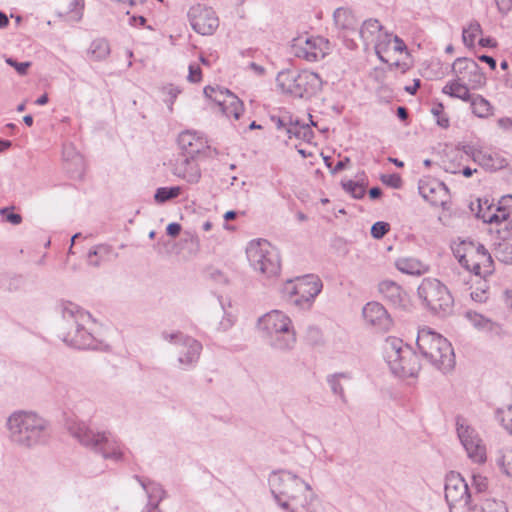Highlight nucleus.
<instances>
[{"label":"nucleus","mask_w":512,"mask_h":512,"mask_svg":"<svg viewBox=\"0 0 512 512\" xmlns=\"http://www.w3.org/2000/svg\"><path fill=\"white\" fill-rule=\"evenodd\" d=\"M63 160L68 164L67 169L73 175L81 177L85 171V160L79 154L73 144H64L63 146Z\"/></svg>","instance_id":"nucleus-28"},{"label":"nucleus","mask_w":512,"mask_h":512,"mask_svg":"<svg viewBox=\"0 0 512 512\" xmlns=\"http://www.w3.org/2000/svg\"><path fill=\"white\" fill-rule=\"evenodd\" d=\"M322 282L318 276L309 274L288 281L285 290L291 296L294 305L309 309L322 290Z\"/></svg>","instance_id":"nucleus-14"},{"label":"nucleus","mask_w":512,"mask_h":512,"mask_svg":"<svg viewBox=\"0 0 512 512\" xmlns=\"http://www.w3.org/2000/svg\"><path fill=\"white\" fill-rule=\"evenodd\" d=\"M110 52L108 41L103 38H98L91 42L87 50V55L91 60L103 61L110 55Z\"/></svg>","instance_id":"nucleus-35"},{"label":"nucleus","mask_w":512,"mask_h":512,"mask_svg":"<svg viewBox=\"0 0 512 512\" xmlns=\"http://www.w3.org/2000/svg\"><path fill=\"white\" fill-rule=\"evenodd\" d=\"M456 79L469 84L470 88L478 89L485 85L486 77L476 61L469 58H457L452 65Z\"/></svg>","instance_id":"nucleus-20"},{"label":"nucleus","mask_w":512,"mask_h":512,"mask_svg":"<svg viewBox=\"0 0 512 512\" xmlns=\"http://www.w3.org/2000/svg\"><path fill=\"white\" fill-rule=\"evenodd\" d=\"M472 503L467 512H508L503 501L493 498H478Z\"/></svg>","instance_id":"nucleus-32"},{"label":"nucleus","mask_w":512,"mask_h":512,"mask_svg":"<svg viewBox=\"0 0 512 512\" xmlns=\"http://www.w3.org/2000/svg\"><path fill=\"white\" fill-rule=\"evenodd\" d=\"M342 379L350 380L351 379V374L347 373V372H340V373H335V374H332V375H328L327 376V383H328L332 393L334 395L339 396L340 399L343 402H346V396H345V393H344V388H343V386L341 384V380Z\"/></svg>","instance_id":"nucleus-36"},{"label":"nucleus","mask_w":512,"mask_h":512,"mask_svg":"<svg viewBox=\"0 0 512 512\" xmlns=\"http://www.w3.org/2000/svg\"><path fill=\"white\" fill-rule=\"evenodd\" d=\"M177 142L181 150L191 158L210 150L208 141L200 130H182Z\"/></svg>","instance_id":"nucleus-23"},{"label":"nucleus","mask_w":512,"mask_h":512,"mask_svg":"<svg viewBox=\"0 0 512 512\" xmlns=\"http://www.w3.org/2000/svg\"><path fill=\"white\" fill-rule=\"evenodd\" d=\"M497 207H499L501 209L508 210V212L511 213V211H512V195H505V196H503L499 200Z\"/></svg>","instance_id":"nucleus-58"},{"label":"nucleus","mask_w":512,"mask_h":512,"mask_svg":"<svg viewBox=\"0 0 512 512\" xmlns=\"http://www.w3.org/2000/svg\"><path fill=\"white\" fill-rule=\"evenodd\" d=\"M378 291L383 299L394 307L404 306L406 293L402 287L392 280H383L378 284Z\"/></svg>","instance_id":"nucleus-27"},{"label":"nucleus","mask_w":512,"mask_h":512,"mask_svg":"<svg viewBox=\"0 0 512 512\" xmlns=\"http://www.w3.org/2000/svg\"><path fill=\"white\" fill-rule=\"evenodd\" d=\"M348 163H350V159L348 157H345L343 160L338 161L337 164L333 168H331V173L336 174L344 170Z\"/></svg>","instance_id":"nucleus-64"},{"label":"nucleus","mask_w":512,"mask_h":512,"mask_svg":"<svg viewBox=\"0 0 512 512\" xmlns=\"http://www.w3.org/2000/svg\"><path fill=\"white\" fill-rule=\"evenodd\" d=\"M495 2L502 13H507L512 8V0H495Z\"/></svg>","instance_id":"nucleus-63"},{"label":"nucleus","mask_w":512,"mask_h":512,"mask_svg":"<svg viewBox=\"0 0 512 512\" xmlns=\"http://www.w3.org/2000/svg\"><path fill=\"white\" fill-rule=\"evenodd\" d=\"M271 493L277 504L289 510L311 490V485L288 470L273 471L268 478Z\"/></svg>","instance_id":"nucleus-6"},{"label":"nucleus","mask_w":512,"mask_h":512,"mask_svg":"<svg viewBox=\"0 0 512 512\" xmlns=\"http://www.w3.org/2000/svg\"><path fill=\"white\" fill-rule=\"evenodd\" d=\"M393 43V49L396 52H403L407 49L406 44L402 39H400L398 36L392 35V42Z\"/></svg>","instance_id":"nucleus-59"},{"label":"nucleus","mask_w":512,"mask_h":512,"mask_svg":"<svg viewBox=\"0 0 512 512\" xmlns=\"http://www.w3.org/2000/svg\"><path fill=\"white\" fill-rule=\"evenodd\" d=\"M276 81L283 93L289 94L294 98H309L316 94L322 85L319 75L308 70L301 72L292 70L281 71Z\"/></svg>","instance_id":"nucleus-8"},{"label":"nucleus","mask_w":512,"mask_h":512,"mask_svg":"<svg viewBox=\"0 0 512 512\" xmlns=\"http://www.w3.org/2000/svg\"><path fill=\"white\" fill-rule=\"evenodd\" d=\"M176 174L188 183H197L201 178V172L197 163L191 157H185L176 167Z\"/></svg>","instance_id":"nucleus-31"},{"label":"nucleus","mask_w":512,"mask_h":512,"mask_svg":"<svg viewBox=\"0 0 512 512\" xmlns=\"http://www.w3.org/2000/svg\"><path fill=\"white\" fill-rule=\"evenodd\" d=\"M460 264L477 276L486 277L493 272V260L482 244L462 241L454 249Z\"/></svg>","instance_id":"nucleus-10"},{"label":"nucleus","mask_w":512,"mask_h":512,"mask_svg":"<svg viewBox=\"0 0 512 512\" xmlns=\"http://www.w3.org/2000/svg\"><path fill=\"white\" fill-rule=\"evenodd\" d=\"M384 356L393 374L399 377H415L421 365L412 348L401 339L388 337L384 345Z\"/></svg>","instance_id":"nucleus-7"},{"label":"nucleus","mask_w":512,"mask_h":512,"mask_svg":"<svg viewBox=\"0 0 512 512\" xmlns=\"http://www.w3.org/2000/svg\"><path fill=\"white\" fill-rule=\"evenodd\" d=\"M258 329L264 333L268 344L275 350L289 351L296 344V332L289 316L272 310L258 319Z\"/></svg>","instance_id":"nucleus-5"},{"label":"nucleus","mask_w":512,"mask_h":512,"mask_svg":"<svg viewBox=\"0 0 512 512\" xmlns=\"http://www.w3.org/2000/svg\"><path fill=\"white\" fill-rule=\"evenodd\" d=\"M494 212L495 213H493L492 216H489V217L485 216L486 218H488V223H490V224L496 223L499 225H503L505 222L510 221L508 219L509 215H510V212H508V210L496 207V208H494Z\"/></svg>","instance_id":"nucleus-48"},{"label":"nucleus","mask_w":512,"mask_h":512,"mask_svg":"<svg viewBox=\"0 0 512 512\" xmlns=\"http://www.w3.org/2000/svg\"><path fill=\"white\" fill-rule=\"evenodd\" d=\"M308 338L313 342V343H318L321 339V331L319 328L317 327H309L308 329Z\"/></svg>","instance_id":"nucleus-60"},{"label":"nucleus","mask_w":512,"mask_h":512,"mask_svg":"<svg viewBox=\"0 0 512 512\" xmlns=\"http://www.w3.org/2000/svg\"><path fill=\"white\" fill-rule=\"evenodd\" d=\"M471 487L473 490V492H471L473 496L483 498L481 494L488 489L487 477L479 473H473L471 476Z\"/></svg>","instance_id":"nucleus-42"},{"label":"nucleus","mask_w":512,"mask_h":512,"mask_svg":"<svg viewBox=\"0 0 512 512\" xmlns=\"http://www.w3.org/2000/svg\"><path fill=\"white\" fill-rule=\"evenodd\" d=\"M10 440L23 448L45 444L50 437V423L32 410H16L6 421Z\"/></svg>","instance_id":"nucleus-1"},{"label":"nucleus","mask_w":512,"mask_h":512,"mask_svg":"<svg viewBox=\"0 0 512 512\" xmlns=\"http://www.w3.org/2000/svg\"><path fill=\"white\" fill-rule=\"evenodd\" d=\"M445 500L450 512H467L472 503L479 499L472 495L459 473L450 472L445 479Z\"/></svg>","instance_id":"nucleus-12"},{"label":"nucleus","mask_w":512,"mask_h":512,"mask_svg":"<svg viewBox=\"0 0 512 512\" xmlns=\"http://www.w3.org/2000/svg\"><path fill=\"white\" fill-rule=\"evenodd\" d=\"M203 92L207 98L214 101L220 108L226 104L228 96H232L234 94L228 89L212 86H206Z\"/></svg>","instance_id":"nucleus-39"},{"label":"nucleus","mask_w":512,"mask_h":512,"mask_svg":"<svg viewBox=\"0 0 512 512\" xmlns=\"http://www.w3.org/2000/svg\"><path fill=\"white\" fill-rule=\"evenodd\" d=\"M180 93L181 90L173 84H168L161 88L162 99L170 111H172V105Z\"/></svg>","instance_id":"nucleus-45"},{"label":"nucleus","mask_w":512,"mask_h":512,"mask_svg":"<svg viewBox=\"0 0 512 512\" xmlns=\"http://www.w3.org/2000/svg\"><path fill=\"white\" fill-rule=\"evenodd\" d=\"M162 337L165 341L176 346L178 362L183 368L195 366L202 351V344L199 341L182 332H163Z\"/></svg>","instance_id":"nucleus-16"},{"label":"nucleus","mask_w":512,"mask_h":512,"mask_svg":"<svg viewBox=\"0 0 512 512\" xmlns=\"http://www.w3.org/2000/svg\"><path fill=\"white\" fill-rule=\"evenodd\" d=\"M355 37L361 40L365 50L372 48L381 61L387 62L383 53L391 45L392 34L384 30L379 20L374 18L365 20L360 28L357 29Z\"/></svg>","instance_id":"nucleus-13"},{"label":"nucleus","mask_w":512,"mask_h":512,"mask_svg":"<svg viewBox=\"0 0 512 512\" xmlns=\"http://www.w3.org/2000/svg\"><path fill=\"white\" fill-rule=\"evenodd\" d=\"M342 187L347 193L351 194V196L355 199L363 198L366 193L365 187L362 184L355 182L353 180L343 181Z\"/></svg>","instance_id":"nucleus-47"},{"label":"nucleus","mask_w":512,"mask_h":512,"mask_svg":"<svg viewBox=\"0 0 512 512\" xmlns=\"http://www.w3.org/2000/svg\"><path fill=\"white\" fill-rule=\"evenodd\" d=\"M221 111L226 117H234L239 119L244 111L243 102L235 95L228 96L226 104L221 106Z\"/></svg>","instance_id":"nucleus-37"},{"label":"nucleus","mask_w":512,"mask_h":512,"mask_svg":"<svg viewBox=\"0 0 512 512\" xmlns=\"http://www.w3.org/2000/svg\"><path fill=\"white\" fill-rule=\"evenodd\" d=\"M291 512H325V508L311 489L291 508Z\"/></svg>","instance_id":"nucleus-30"},{"label":"nucleus","mask_w":512,"mask_h":512,"mask_svg":"<svg viewBox=\"0 0 512 512\" xmlns=\"http://www.w3.org/2000/svg\"><path fill=\"white\" fill-rule=\"evenodd\" d=\"M334 23L341 30V36L347 48L357 47L355 35L357 34L358 21L351 10L347 8H337L333 14Z\"/></svg>","instance_id":"nucleus-22"},{"label":"nucleus","mask_w":512,"mask_h":512,"mask_svg":"<svg viewBox=\"0 0 512 512\" xmlns=\"http://www.w3.org/2000/svg\"><path fill=\"white\" fill-rule=\"evenodd\" d=\"M500 229H498V233L503 241H507L508 239H512V220L505 222L503 225H500Z\"/></svg>","instance_id":"nucleus-56"},{"label":"nucleus","mask_w":512,"mask_h":512,"mask_svg":"<svg viewBox=\"0 0 512 512\" xmlns=\"http://www.w3.org/2000/svg\"><path fill=\"white\" fill-rule=\"evenodd\" d=\"M188 80L192 83H197L201 80V69L197 64L189 65Z\"/></svg>","instance_id":"nucleus-55"},{"label":"nucleus","mask_w":512,"mask_h":512,"mask_svg":"<svg viewBox=\"0 0 512 512\" xmlns=\"http://www.w3.org/2000/svg\"><path fill=\"white\" fill-rule=\"evenodd\" d=\"M362 314L365 322L378 331L387 332L393 325L389 313L385 307L378 302L367 303L363 307Z\"/></svg>","instance_id":"nucleus-24"},{"label":"nucleus","mask_w":512,"mask_h":512,"mask_svg":"<svg viewBox=\"0 0 512 512\" xmlns=\"http://www.w3.org/2000/svg\"><path fill=\"white\" fill-rule=\"evenodd\" d=\"M112 252V248L106 244H99L94 246L88 252V264L98 267L102 260L108 257Z\"/></svg>","instance_id":"nucleus-38"},{"label":"nucleus","mask_w":512,"mask_h":512,"mask_svg":"<svg viewBox=\"0 0 512 512\" xmlns=\"http://www.w3.org/2000/svg\"><path fill=\"white\" fill-rule=\"evenodd\" d=\"M420 195L432 206L446 208L449 202V190L447 186L435 178L426 177L419 181Z\"/></svg>","instance_id":"nucleus-21"},{"label":"nucleus","mask_w":512,"mask_h":512,"mask_svg":"<svg viewBox=\"0 0 512 512\" xmlns=\"http://www.w3.org/2000/svg\"><path fill=\"white\" fill-rule=\"evenodd\" d=\"M425 306L435 314L448 315L454 299L448 288L435 278H424L417 290Z\"/></svg>","instance_id":"nucleus-11"},{"label":"nucleus","mask_w":512,"mask_h":512,"mask_svg":"<svg viewBox=\"0 0 512 512\" xmlns=\"http://www.w3.org/2000/svg\"><path fill=\"white\" fill-rule=\"evenodd\" d=\"M63 323L59 337L69 346L77 349H100L101 343L85 329V324L91 320L90 313L78 305L67 302L62 306Z\"/></svg>","instance_id":"nucleus-2"},{"label":"nucleus","mask_w":512,"mask_h":512,"mask_svg":"<svg viewBox=\"0 0 512 512\" xmlns=\"http://www.w3.org/2000/svg\"><path fill=\"white\" fill-rule=\"evenodd\" d=\"M181 191L182 189L179 186L160 187L154 194V200L158 204H163L167 201L177 198L181 194Z\"/></svg>","instance_id":"nucleus-40"},{"label":"nucleus","mask_w":512,"mask_h":512,"mask_svg":"<svg viewBox=\"0 0 512 512\" xmlns=\"http://www.w3.org/2000/svg\"><path fill=\"white\" fill-rule=\"evenodd\" d=\"M289 138L293 136L296 138H303L305 141L310 142L313 137V130H287Z\"/></svg>","instance_id":"nucleus-54"},{"label":"nucleus","mask_w":512,"mask_h":512,"mask_svg":"<svg viewBox=\"0 0 512 512\" xmlns=\"http://www.w3.org/2000/svg\"><path fill=\"white\" fill-rule=\"evenodd\" d=\"M390 230V225L387 222L378 221L371 227V235L375 239H381Z\"/></svg>","instance_id":"nucleus-49"},{"label":"nucleus","mask_w":512,"mask_h":512,"mask_svg":"<svg viewBox=\"0 0 512 512\" xmlns=\"http://www.w3.org/2000/svg\"><path fill=\"white\" fill-rule=\"evenodd\" d=\"M457 149L487 169L499 170L508 165L506 158L497 152L486 149L480 142L460 144Z\"/></svg>","instance_id":"nucleus-18"},{"label":"nucleus","mask_w":512,"mask_h":512,"mask_svg":"<svg viewBox=\"0 0 512 512\" xmlns=\"http://www.w3.org/2000/svg\"><path fill=\"white\" fill-rule=\"evenodd\" d=\"M70 435L82 446L102 455L104 459L120 461L123 451L120 442L106 431H95L83 421L68 424Z\"/></svg>","instance_id":"nucleus-3"},{"label":"nucleus","mask_w":512,"mask_h":512,"mask_svg":"<svg viewBox=\"0 0 512 512\" xmlns=\"http://www.w3.org/2000/svg\"><path fill=\"white\" fill-rule=\"evenodd\" d=\"M271 124L277 128H310L303 117L294 114L284 108L274 109L269 112Z\"/></svg>","instance_id":"nucleus-26"},{"label":"nucleus","mask_w":512,"mask_h":512,"mask_svg":"<svg viewBox=\"0 0 512 512\" xmlns=\"http://www.w3.org/2000/svg\"><path fill=\"white\" fill-rule=\"evenodd\" d=\"M180 231H181V225L176 222H172V223L168 224V226L166 227V232L171 237L178 236Z\"/></svg>","instance_id":"nucleus-61"},{"label":"nucleus","mask_w":512,"mask_h":512,"mask_svg":"<svg viewBox=\"0 0 512 512\" xmlns=\"http://www.w3.org/2000/svg\"><path fill=\"white\" fill-rule=\"evenodd\" d=\"M395 265L399 271L409 275H421L428 270L424 263L415 258H400Z\"/></svg>","instance_id":"nucleus-34"},{"label":"nucleus","mask_w":512,"mask_h":512,"mask_svg":"<svg viewBox=\"0 0 512 512\" xmlns=\"http://www.w3.org/2000/svg\"><path fill=\"white\" fill-rule=\"evenodd\" d=\"M482 32L481 26L478 22H472L467 28L463 30L462 38L466 46L472 47L476 37Z\"/></svg>","instance_id":"nucleus-44"},{"label":"nucleus","mask_w":512,"mask_h":512,"mask_svg":"<svg viewBox=\"0 0 512 512\" xmlns=\"http://www.w3.org/2000/svg\"><path fill=\"white\" fill-rule=\"evenodd\" d=\"M496 418L503 427L512 432V402L496 410Z\"/></svg>","instance_id":"nucleus-43"},{"label":"nucleus","mask_w":512,"mask_h":512,"mask_svg":"<svg viewBox=\"0 0 512 512\" xmlns=\"http://www.w3.org/2000/svg\"><path fill=\"white\" fill-rule=\"evenodd\" d=\"M5 62L15 68V70L20 75H25L27 73L28 68L31 66V62H17L15 59L9 57L5 59Z\"/></svg>","instance_id":"nucleus-52"},{"label":"nucleus","mask_w":512,"mask_h":512,"mask_svg":"<svg viewBox=\"0 0 512 512\" xmlns=\"http://www.w3.org/2000/svg\"><path fill=\"white\" fill-rule=\"evenodd\" d=\"M478 208V212L476 213L477 218L482 219L485 223H488V218L484 216H492L493 213H495L494 208L491 205H488L487 200L484 203L479 200Z\"/></svg>","instance_id":"nucleus-51"},{"label":"nucleus","mask_w":512,"mask_h":512,"mask_svg":"<svg viewBox=\"0 0 512 512\" xmlns=\"http://www.w3.org/2000/svg\"><path fill=\"white\" fill-rule=\"evenodd\" d=\"M471 298H472V300H474L476 302L484 303L487 301L488 295L485 290L473 291V292H471Z\"/></svg>","instance_id":"nucleus-62"},{"label":"nucleus","mask_w":512,"mask_h":512,"mask_svg":"<svg viewBox=\"0 0 512 512\" xmlns=\"http://www.w3.org/2000/svg\"><path fill=\"white\" fill-rule=\"evenodd\" d=\"M495 256L504 263H512V243L503 241L495 248Z\"/></svg>","instance_id":"nucleus-46"},{"label":"nucleus","mask_w":512,"mask_h":512,"mask_svg":"<svg viewBox=\"0 0 512 512\" xmlns=\"http://www.w3.org/2000/svg\"><path fill=\"white\" fill-rule=\"evenodd\" d=\"M501 470L507 476L512 477V451H507L498 461Z\"/></svg>","instance_id":"nucleus-50"},{"label":"nucleus","mask_w":512,"mask_h":512,"mask_svg":"<svg viewBox=\"0 0 512 512\" xmlns=\"http://www.w3.org/2000/svg\"><path fill=\"white\" fill-rule=\"evenodd\" d=\"M470 102L472 111L476 116L480 118H485L491 114V105L482 96H473Z\"/></svg>","instance_id":"nucleus-41"},{"label":"nucleus","mask_w":512,"mask_h":512,"mask_svg":"<svg viewBox=\"0 0 512 512\" xmlns=\"http://www.w3.org/2000/svg\"><path fill=\"white\" fill-rule=\"evenodd\" d=\"M1 213L5 215L6 220L13 225H18L22 221V217L20 214L8 212L6 208L2 209Z\"/></svg>","instance_id":"nucleus-57"},{"label":"nucleus","mask_w":512,"mask_h":512,"mask_svg":"<svg viewBox=\"0 0 512 512\" xmlns=\"http://www.w3.org/2000/svg\"><path fill=\"white\" fill-rule=\"evenodd\" d=\"M247 259L254 271L267 278L277 276L281 269L276 247L264 239L251 241L246 248Z\"/></svg>","instance_id":"nucleus-9"},{"label":"nucleus","mask_w":512,"mask_h":512,"mask_svg":"<svg viewBox=\"0 0 512 512\" xmlns=\"http://www.w3.org/2000/svg\"><path fill=\"white\" fill-rule=\"evenodd\" d=\"M456 431L468 458L477 464L485 463L487 459L486 446L478 432L469 425L465 418H456Z\"/></svg>","instance_id":"nucleus-15"},{"label":"nucleus","mask_w":512,"mask_h":512,"mask_svg":"<svg viewBox=\"0 0 512 512\" xmlns=\"http://www.w3.org/2000/svg\"><path fill=\"white\" fill-rule=\"evenodd\" d=\"M293 54L309 62H317L329 51V41L321 36H299L293 40Z\"/></svg>","instance_id":"nucleus-17"},{"label":"nucleus","mask_w":512,"mask_h":512,"mask_svg":"<svg viewBox=\"0 0 512 512\" xmlns=\"http://www.w3.org/2000/svg\"><path fill=\"white\" fill-rule=\"evenodd\" d=\"M187 16L193 30L201 35H212L219 26L216 12L203 4L191 6Z\"/></svg>","instance_id":"nucleus-19"},{"label":"nucleus","mask_w":512,"mask_h":512,"mask_svg":"<svg viewBox=\"0 0 512 512\" xmlns=\"http://www.w3.org/2000/svg\"><path fill=\"white\" fill-rule=\"evenodd\" d=\"M465 316L474 328L480 332L485 333L492 339H501L506 335V331L502 324L493 321L492 319L487 318L480 313L475 311H467Z\"/></svg>","instance_id":"nucleus-25"},{"label":"nucleus","mask_w":512,"mask_h":512,"mask_svg":"<svg viewBox=\"0 0 512 512\" xmlns=\"http://www.w3.org/2000/svg\"><path fill=\"white\" fill-rule=\"evenodd\" d=\"M469 89V84L455 79L453 81L448 82L443 87L442 92L446 95L461 99L463 101H471L473 97L471 96Z\"/></svg>","instance_id":"nucleus-33"},{"label":"nucleus","mask_w":512,"mask_h":512,"mask_svg":"<svg viewBox=\"0 0 512 512\" xmlns=\"http://www.w3.org/2000/svg\"><path fill=\"white\" fill-rule=\"evenodd\" d=\"M421 355L436 369L450 372L455 366V354L451 343L429 327L418 331L416 339Z\"/></svg>","instance_id":"nucleus-4"},{"label":"nucleus","mask_w":512,"mask_h":512,"mask_svg":"<svg viewBox=\"0 0 512 512\" xmlns=\"http://www.w3.org/2000/svg\"><path fill=\"white\" fill-rule=\"evenodd\" d=\"M134 479L141 485L145 491L148 501L154 504L160 505V503L166 498V491L161 484L154 482L147 478H142L138 475H134Z\"/></svg>","instance_id":"nucleus-29"},{"label":"nucleus","mask_w":512,"mask_h":512,"mask_svg":"<svg viewBox=\"0 0 512 512\" xmlns=\"http://www.w3.org/2000/svg\"><path fill=\"white\" fill-rule=\"evenodd\" d=\"M382 181L388 186L398 189L402 185V179L398 174L383 175Z\"/></svg>","instance_id":"nucleus-53"}]
</instances>
